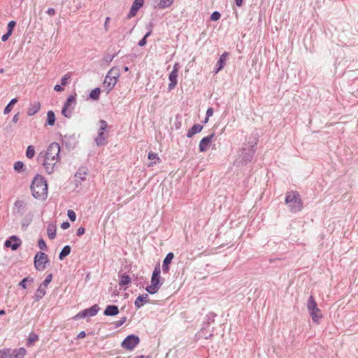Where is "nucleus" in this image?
Wrapping results in <instances>:
<instances>
[{
    "instance_id": "nucleus-1",
    "label": "nucleus",
    "mask_w": 358,
    "mask_h": 358,
    "mask_svg": "<svg viewBox=\"0 0 358 358\" xmlns=\"http://www.w3.org/2000/svg\"><path fill=\"white\" fill-rule=\"evenodd\" d=\"M259 142V134H252L242 145L240 150L238 166H245L251 162L256 152L257 145Z\"/></svg>"
},
{
    "instance_id": "nucleus-2",
    "label": "nucleus",
    "mask_w": 358,
    "mask_h": 358,
    "mask_svg": "<svg viewBox=\"0 0 358 358\" xmlns=\"http://www.w3.org/2000/svg\"><path fill=\"white\" fill-rule=\"evenodd\" d=\"M32 196L39 200L44 201L48 196V184L45 178L37 174L31 185Z\"/></svg>"
},
{
    "instance_id": "nucleus-3",
    "label": "nucleus",
    "mask_w": 358,
    "mask_h": 358,
    "mask_svg": "<svg viewBox=\"0 0 358 358\" xmlns=\"http://www.w3.org/2000/svg\"><path fill=\"white\" fill-rule=\"evenodd\" d=\"M161 270L159 263L157 264L151 276V285L147 286L145 289L150 294H156L164 282V279L161 278Z\"/></svg>"
},
{
    "instance_id": "nucleus-4",
    "label": "nucleus",
    "mask_w": 358,
    "mask_h": 358,
    "mask_svg": "<svg viewBox=\"0 0 358 358\" xmlns=\"http://www.w3.org/2000/svg\"><path fill=\"white\" fill-rule=\"evenodd\" d=\"M120 76V71L117 66H113L108 71L103 83V87L107 91V94L113 89Z\"/></svg>"
},
{
    "instance_id": "nucleus-5",
    "label": "nucleus",
    "mask_w": 358,
    "mask_h": 358,
    "mask_svg": "<svg viewBox=\"0 0 358 358\" xmlns=\"http://www.w3.org/2000/svg\"><path fill=\"white\" fill-rule=\"evenodd\" d=\"M285 203L292 213H297L303 208L300 195L296 192H289L285 196Z\"/></svg>"
},
{
    "instance_id": "nucleus-6",
    "label": "nucleus",
    "mask_w": 358,
    "mask_h": 358,
    "mask_svg": "<svg viewBox=\"0 0 358 358\" xmlns=\"http://www.w3.org/2000/svg\"><path fill=\"white\" fill-rule=\"evenodd\" d=\"M99 129L98 131L97 136L95 138L94 141L96 145L98 147H101L106 145L107 143V138L108 136V134L106 131V129L108 127V124L106 121L103 120H101L99 121Z\"/></svg>"
},
{
    "instance_id": "nucleus-7",
    "label": "nucleus",
    "mask_w": 358,
    "mask_h": 358,
    "mask_svg": "<svg viewBox=\"0 0 358 358\" xmlns=\"http://www.w3.org/2000/svg\"><path fill=\"white\" fill-rule=\"evenodd\" d=\"M50 263L48 255L42 251L37 252L34 257V266L36 270L43 271Z\"/></svg>"
},
{
    "instance_id": "nucleus-8",
    "label": "nucleus",
    "mask_w": 358,
    "mask_h": 358,
    "mask_svg": "<svg viewBox=\"0 0 358 358\" xmlns=\"http://www.w3.org/2000/svg\"><path fill=\"white\" fill-rule=\"evenodd\" d=\"M76 104V94H71L68 96L62 109V114L66 118H71L73 109Z\"/></svg>"
},
{
    "instance_id": "nucleus-9",
    "label": "nucleus",
    "mask_w": 358,
    "mask_h": 358,
    "mask_svg": "<svg viewBox=\"0 0 358 358\" xmlns=\"http://www.w3.org/2000/svg\"><path fill=\"white\" fill-rule=\"evenodd\" d=\"M60 153V146L57 143H52L48 148L47 151L45 153L42 152V156L45 157L47 159H51V161L59 160Z\"/></svg>"
},
{
    "instance_id": "nucleus-10",
    "label": "nucleus",
    "mask_w": 358,
    "mask_h": 358,
    "mask_svg": "<svg viewBox=\"0 0 358 358\" xmlns=\"http://www.w3.org/2000/svg\"><path fill=\"white\" fill-rule=\"evenodd\" d=\"M140 343V338L135 334L126 336L121 343V347L128 351H132Z\"/></svg>"
},
{
    "instance_id": "nucleus-11",
    "label": "nucleus",
    "mask_w": 358,
    "mask_h": 358,
    "mask_svg": "<svg viewBox=\"0 0 358 358\" xmlns=\"http://www.w3.org/2000/svg\"><path fill=\"white\" fill-rule=\"evenodd\" d=\"M78 143V136L75 134H66L62 138V144L69 151L73 150Z\"/></svg>"
},
{
    "instance_id": "nucleus-12",
    "label": "nucleus",
    "mask_w": 358,
    "mask_h": 358,
    "mask_svg": "<svg viewBox=\"0 0 358 358\" xmlns=\"http://www.w3.org/2000/svg\"><path fill=\"white\" fill-rule=\"evenodd\" d=\"M210 327L209 325H208V323H203V327L201 328V329L195 334L194 336V340L196 341L200 340L201 338L204 339H212L214 336L213 334V329L211 330V332L209 334H207V332L208 331V328Z\"/></svg>"
},
{
    "instance_id": "nucleus-13",
    "label": "nucleus",
    "mask_w": 358,
    "mask_h": 358,
    "mask_svg": "<svg viewBox=\"0 0 358 358\" xmlns=\"http://www.w3.org/2000/svg\"><path fill=\"white\" fill-rule=\"evenodd\" d=\"M22 241L20 238L15 235H13L6 240L4 247L15 251L20 247Z\"/></svg>"
},
{
    "instance_id": "nucleus-14",
    "label": "nucleus",
    "mask_w": 358,
    "mask_h": 358,
    "mask_svg": "<svg viewBox=\"0 0 358 358\" xmlns=\"http://www.w3.org/2000/svg\"><path fill=\"white\" fill-rule=\"evenodd\" d=\"M37 162L43 165L48 174H51L53 172L55 163L52 162L51 159H47L45 157H43L42 152L38 155Z\"/></svg>"
},
{
    "instance_id": "nucleus-15",
    "label": "nucleus",
    "mask_w": 358,
    "mask_h": 358,
    "mask_svg": "<svg viewBox=\"0 0 358 358\" xmlns=\"http://www.w3.org/2000/svg\"><path fill=\"white\" fill-rule=\"evenodd\" d=\"M197 225H185L184 227V233L185 234V238L187 241H196L197 238V232L194 234L192 233L193 231H197L199 229H196Z\"/></svg>"
},
{
    "instance_id": "nucleus-16",
    "label": "nucleus",
    "mask_w": 358,
    "mask_h": 358,
    "mask_svg": "<svg viewBox=\"0 0 358 358\" xmlns=\"http://www.w3.org/2000/svg\"><path fill=\"white\" fill-rule=\"evenodd\" d=\"M215 133L203 137L199 142V149L201 152H206L212 143L213 138L215 137Z\"/></svg>"
},
{
    "instance_id": "nucleus-17",
    "label": "nucleus",
    "mask_w": 358,
    "mask_h": 358,
    "mask_svg": "<svg viewBox=\"0 0 358 358\" xmlns=\"http://www.w3.org/2000/svg\"><path fill=\"white\" fill-rule=\"evenodd\" d=\"M144 0H134L131 6L130 10L127 14V19H131L134 17L138 13V10L143 6Z\"/></svg>"
},
{
    "instance_id": "nucleus-18",
    "label": "nucleus",
    "mask_w": 358,
    "mask_h": 358,
    "mask_svg": "<svg viewBox=\"0 0 358 358\" xmlns=\"http://www.w3.org/2000/svg\"><path fill=\"white\" fill-rule=\"evenodd\" d=\"M174 254L171 252H169L163 260L162 263V271L164 273H168L169 271V265L171 264Z\"/></svg>"
},
{
    "instance_id": "nucleus-19",
    "label": "nucleus",
    "mask_w": 358,
    "mask_h": 358,
    "mask_svg": "<svg viewBox=\"0 0 358 358\" xmlns=\"http://www.w3.org/2000/svg\"><path fill=\"white\" fill-rule=\"evenodd\" d=\"M149 296L148 294H143L137 296L134 301V306L136 309L141 308L145 303L149 302Z\"/></svg>"
},
{
    "instance_id": "nucleus-20",
    "label": "nucleus",
    "mask_w": 358,
    "mask_h": 358,
    "mask_svg": "<svg viewBox=\"0 0 358 358\" xmlns=\"http://www.w3.org/2000/svg\"><path fill=\"white\" fill-rule=\"evenodd\" d=\"M120 313L119 308L116 305H108L104 311L103 315L105 316H115Z\"/></svg>"
},
{
    "instance_id": "nucleus-21",
    "label": "nucleus",
    "mask_w": 358,
    "mask_h": 358,
    "mask_svg": "<svg viewBox=\"0 0 358 358\" xmlns=\"http://www.w3.org/2000/svg\"><path fill=\"white\" fill-rule=\"evenodd\" d=\"M87 175V171L85 169L82 168L79 169L78 171L75 174V181L76 187L78 185H80L81 182L85 180V176Z\"/></svg>"
},
{
    "instance_id": "nucleus-22",
    "label": "nucleus",
    "mask_w": 358,
    "mask_h": 358,
    "mask_svg": "<svg viewBox=\"0 0 358 358\" xmlns=\"http://www.w3.org/2000/svg\"><path fill=\"white\" fill-rule=\"evenodd\" d=\"M309 314L311 316L313 322L317 324H320V320L322 318L323 315L321 313V310L316 308L315 310H310Z\"/></svg>"
},
{
    "instance_id": "nucleus-23",
    "label": "nucleus",
    "mask_w": 358,
    "mask_h": 358,
    "mask_svg": "<svg viewBox=\"0 0 358 358\" xmlns=\"http://www.w3.org/2000/svg\"><path fill=\"white\" fill-rule=\"evenodd\" d=\"M203 126L200 124H194L192 127L189 129L187 132V137L192 138L194 135L201 132L203 129Z\"/></svg>"
},
{
    "instance_id": "nucleus-24",
    "label": "nucleus",
    "mask_w": 358,
    "mask_h": 358,
    "mask_svg": "<svg viewBox=\"0 0 358 358\" xmlns=\"http://www.w3.org/2000/svg\"><path fill=\"white\" fill-rule=\"evenodd\" d=\"M27 354V350L22 347L17 349L12 350L10 353L11 358H24Z\"/></svg>"
},
{
    "instance_id": "nucleus-25",
    "label": "nucleus",
    "mask_w": 358,
    "mask_h": 358,
    "mask_svg": "<svg viewBox=\"0 0 358 358\" xmlns=\"http://www.w3.org/2000/svg\"><path fill=\"white\" fill-rule=\"evenodd\" d=\"M100 310V307L97 304H94L90 308L84 309V312L86 317L95 316L99 310Z\"/></svg>"
},
{
    "instance_id": "nucleus-26",
    "label": "nucleus",
    "mask_w": 358,
    "mask_h": 358,
    "mask_svg": "<svg viewBox=\"0 0 358 358\" xmlns=\"http://www.w3.org/2000/svg\"><path fill=\"white\" fill-rule=\"evenodd\" d=\"M119 285L121 287L127 286L131 282V278L126 273H119Z\"/></svg>"
},
{
    "instance_id": "nucleus-27",
    "label": "nucleus",
    "mask_w": 358,
    "mask_h": 358,
    "mask_svg": "<svg viewBox=\"0 0 358 358\" xmlns=\"http://www.w3.org/2000/svg\"><path fill=\"white\" fill-rule=\"evenodd\" d=\"M41 108V103L38 101H36L30 105L27 109V115L32 116L37 113Z\"/></svg>"
},
{
    "instance_id": "nucleus-28",
    "label": "nucleus",
    "mask_w": 358,
    "mask_h": 358,
    "mask_svg": "<svg viewBox=\"0 0 358 358\" xmlns=\"http://www.w3.org/2000/svg\"><path fill=\"white\" fill-rule=\"evenodd\" d=\"M229 53L228 52H223L220 57H219L216 66H218V69H223L225 64H226V60L227 58L229 57Z\"/></svg>"
},
{
    "instance_id": "nucleus-29",
    "label": "nucleus",
    "mask_w": 358,
    "mask_h": 358,
    "mask_svg": "<svg viewBox=\"0 0 358 358\" xmlns=\"http://www.w3.org/2000/svg\"><path fill=\"white\" fill-rule=\"evenodd\" d=\"M202 229L204 230V234H203L204 236H208V239L209 241H213L217 237V234H214V233H210L208 235V234L210 231H212V229H210V225H203V226H202Z\"/></svg>"
},
{
    "instance_id": "nucleus-30",
    "label": "nucleus",
    "mask_w": 358,
    "mask_h": 358,
    "mask_svg": "<svg viewBox=\"0 0 358 358\" xmlns=\"http://www.w3.org/2000/svg\"><path fill=\"white\" fill-rule=\"evenodd\" d=\"M15 208L17 209V213L22 215L26 210L27 203L21 200H17L15 203Z\"/></svg>"
},
{
    "instance_id": "nucleus-31",
    "label": "nucleus",
    "mask_w": 358,
    "mask_h": 358,
    "mask_svg": "<svg viewBox=\"0 0 358 358\" xmlns=\"http://www.w3.org/2000/svg\"><path fill=\"white\" fill-rule=\"evenodd\" d=\"M41 285H39L38 288L36 289L34 296H33L34 301H39L46 294V291L45 289H41Z\"/></svg>"
},
{
    "instance_id": "nucleus-32",
    "label": "nucleus",
    "mask_w": 358,
    "mask_h": 358,
    "mask_svg": "<svg viewBox=\"0 0 358 358\" xmlns=\"http://www.w3.org/2000/svg\"><path fill=\"white\" fill-rule=\"evenodd\" d=\"M71 248L70 245H66L64 247H63V248L62 249V250L60 251V252L59 254V256H58L59 259V260L64 259L71 253Z\"/></svg>"
},
{
    "instance_id": "nucleus-33",
    "label": "nucleus",
    "mask_w": 358,
    "mask_h": 358,
    "mask_svg": "<svg viewBox=\"0 0 358 358\" xmlns=\"http://www.w3.org/2000/svg\"><path fill=\"white\" fill-rule=\"evenodd\" d=\"M34 281V279L32 277L27 276L24 278L19 283L18 286L20 287L23 289H27V283L31 284Z\"/></svg>"
},
{
    "instance_id": "nucleus-34",
    "label": "nucleus",
    "mask_w": 358,
    "mask_h": 358,
    "mask_svg": "<svg viewBox=\"0 0 358 358\" xmlns=\"http://www.w3.org/2000/svg\"><path fill=\"white\" fill-rule=\"evenodd\" d=\"M148 159H150V160L155 159L154 162H151L148 164L149 167L152 166H154V165H155L157 164H159L161 162V159L158 157V155L157 153H155V152H150L148 153Z\"/></svg>"
},
{
    "instance_id": "nucleus-35",
    "label": "nucleus",
    "mask_w": 358,
    "mask_h": 358,
    "mask_svg": "<svg viewBox=\"0 0 358 358\" xmlns=\"http://www.w3.org/2000/svg\"><path fill=\"white\" fill-rule=\"evenodd\" d=\"M55 115L52 110H48L47 113L46 124L49 126H53L55 123Z\"/></svg>"
},
{
    "instance_id": "nucleus-36",
    "label": "nucleus",
    "mask_w": 358,
    "mask_h": 358,
    "mask_svg": "<svg viewBox=\"0 0 358 358\" xmlns=\"http://www.w3.org/2000/svg\"><path fill=\"white\" fill-rule=\"evenodd\" d=\"M316 308H317V304L315 300L314 296L310 295L307 302V308L308 310V312L310 310H315Z\"/></svg>"
},
{
    "instance_id": "nucleus-37",
    "label": "nucleus",
    "mask_w": 358,
    "mask_h": 358,
    "mask_svg": "<svg viewBox=\"0 0 358 358\" xmlns=\"http://www.w3.org/2000/svg\"><path fill=\"white\" fill-rule=\"evenodd\" d=\"M100 94H101L100 88L95 87L90 92V93L89 94V99H90L93 101H97L99 99Z\"/></svg>"
},
{
    "instance_id": "nucleus-38",
    "label": "nucleus",
    "mask_w": 358,
    "mask_h": 358,
    "mask_svg": "<svg viewBox=\"0 0 358 358\" xmlns=\"http://www.w3.org/2000/svg\"><path fill=\"white\" fill-rule=\"evenodd\" d=\"M173 1L174 0H160L157 3V7L159 9H165L170 7L173 4Z\"/></svg>"
},
{
    "instance_id": "nucleus-39",
    "label": "nucleus",
    "mask_w": 358,
    "mask_h": 358,
    "mask_svg": "<svg viewBox=\"0 0 358 358\" xmlns=\"http://www.w3.org/2000/svg\"><path fill=\"white\" fill-rule=\"evenodd\" d=\"M57 225H48L47 229L48 236L50 239H54L56 236Z\"/></svg>"
},
{
    "instance_id": "nucleus-40",
    "label": "nucleus",
    "mask_w": 358,
    "mask_h": 358,
    "mask_svg": "<svg viewBox=\"0 0 358 358\" xmlns=\"http://www.w3.org/2000/svg\"><path fill=\"white\" fill-rule=\"evenodd\" d=\"M18 101L17 98L12 99L10 102L6 105L3 110L5 115L8 114L13 109V106Z\"/></svg>"
},
{
    "instance_id": "nucleus-41",
    "label": "nucleus",
    "mask_w": 358,
    "mask_h": 358,
    "mask_svg": "<svg viewBox=\"0 0 358 358\" xmlns=\"http://www.w3.org/2000/svg\"><path fill=\"white\" fill-rule=\"evenodd\" d=\"M38 336L34 332H31L27 338V345L31 346L38 340Z\"/></svg>"
},
{
    "instance_id": "nucleus-42",
    "label": "nucleus",
    "mask_w": 358,
    "mask_h": 358,
    "mask_svg": "<svg viewBox=\"0 0 358 358\" xmlns=\"http://www.w3.org/2000/svg\"><path fill=\"white\" fill-rule=\"evenodd\" d=\"M14 170L17 173H21L24 170V164L21 161H17L13 166Z\"/></svg>"
},
{
    "instance_id": "nucleus-43",
    "label": "nucleus",
    "mask_w": 358,
    "mask_h": 358,
    "mask_svg": "<svg viewBox=\"0 0 358 358\" xmlns=\"http://www.w3.org/2000/svg\"><path fill=\"white\" fill-rule=\"evenodd\" d=\"M11 352L12 349L10 348H3L2 350H0V358H11Z\"/></svg>"
},
{
    "instance_id": "nucleus-44",
    "label": "nucleus",
    "mask_w": 358,
    "mask_h": 358,
    "mask_svg": "<svg viewBox=\"0 0 358 358\" xmlns=\"http://www.w3.org/2000/svg\"><path fill=\"white\" fill-rule=\"evenodd\" d=\"M35 155V148L33 145H29L26 150V157L32 159Z\"/></svg>"
},
{
    "instance_id": "nucleus-45",
    "label": "nucleus",
    "mask_w": 358,
    "mask_h": 358,
    "mask_svg": "<svg viewBox=\"0 0 358 358\" xmlns=\"http://www.w3.org/2000/svg\"><path fill=\"white\" fill-rule=\"evenodd\" d=\"M216 316L217 315L215 313H214L213 312H210L208 314L206 315V320L204 321L203 323H208V325L210 326V323L214 322V319Z\"/></svg>"
},
{
    "instance_id": "nucleus-46",
    "label": "nucleus",
    "mask_w": 358,
    "mask_h": 358,
    "mask_svg": "<svg viewBox=\"0 0 358 358\" xmlns=\"http://www.w3.org/2000/svg\"><path fill=\"white\" fill-rule=\"evenodd\" d=\"M52 278H53L52 273L48 274L47 276L45 277V280L43 281V282L40 285H41L44 287H47L48 286V285L52 280Z\"/></svg>"
},
{
    "instance_id": "nucleus-47",
    "label": "nucleus",
    "mask_w": 358,
    "mask_h": 358,
    "mask_svg": "<svg viewBox=\"0 0 358 358\" xmlns=\"http://www.w3.org/2000/svg\"><path fill=\"white\" fill-rule=\"evenodd\" d=\"M38 245L41 250H48L46 243L43 238L38 239Z\"/></svg>"
},
{
    "instance_id": "nucleus-48",
    "label": "nucleus",
    "mask_w": 358,
    "mask_h": 358,
    "mask_svg": "<svg viewBox=\"0 0 358 358\" xmlns=\"http://www.w3.org/2000/svg\"><path fill=\"white\" fill-rule=\"evenodd\" d=\"M117 53L113 55H107L103 58V62H106V64H110L113 59L117 56Z\"/></svg>"
},
{
    "instance_id": "nucleus-49",
    "label": "nucleus",
    "mask_w": 358,
    "mask_h": 358,
    "mask_svg": "<svg viewBox=\"0 0 358 358\" xmlns=\"http://www.w3.org/2000/svg\"><path fill=\"white\" fill-rule=\"evenodd\" d=\"M221 17V14L219 11H214L211 13L210 19L212 21H217Z\"/></svg>"
},
{
    "instance_id": "nucleus-50",
    "label": "nucleus",
    "mask_w": 358,
    "mask_h": 358,
    "mask_svg": "<svg viewBox=\"0 0 358 358\" xmlns=\"http://www.w3.org/2000/svg\"><path fill=\"white\" fill-rule=\"evenodd\" d=\"M16 25V22L15 20H11L8 23L7 25V32L10 34H13V29Z\"/></svg>"
},
{
    "instance_id": "nucleus-51",
    "label": "nucleus",
    "mask_w": 358,
    "mask_h": 358,
    "mask_svg": "<svg viewBox=\"0 0 358 358\" xmlns=\"http://www.w3.org/2000/svg\"><path fill=\"white\" fill-rule=\"evenodd\" d=\"M67 215L71 222H73L76 220V214L73 210H68Z\"/></svg>"
},
{
    "instance_id": "nucleus-52",
    "label": "nucleus",
    "mask_w": 358,
    "mask_h": 358,
    "mask_svg": "<svg viewBox=\"0 0 358 358\" xmlns=\"http://www.w3.org/2000/svg\"><path fill=\"white\" fill-rule=\"evenodd\" d=\"M178 73H176L175 71H171V73L169 75V79L170 82L173 81L178 83Z\"/></svg>"
},
{
    "instance_id": "nucleus-53",
    "label": "nucleus",
    "mask_w": 358,
    "mask_h": 358,
    "mask_svg": "<svg viewBox=\"0 0 358 358\" xmlns=\"http://www.w3.org/2000/svg\"><path fill=\"white\" fill-rule=\"evenodd\" d=\"M127 320V317H122L120 320L115 322V327L118 328L122 326Z\"/></svg>"
},
{
    "instance_id": "nucleus-54",
    "label": "nucleus",
    "mask_w": 358,
    "mask_h": 358,
    "mask_svg": "<svg viewBox=\"0 0 358 358\" xmlns=\"http://www.w3.org/2000/svg\"><path fill=\"white\" fill-rule=\"evenodd\" d=\"M71 78L70 75L69 74H65L61 79V85L62 86H65L67 83H68V80L69 79Z\"/></svg>"
},
{
    "instance_id": "nucleus-55",
    "label": "nucleus",
    "mask_w": 358,
    "mask_h": 358,
    "mask_svg": "<svg viewBox=\"0 0 358 358\" xmlns=\"http://www.w3.org/2000/svg\"><path fill=\"white\" fill-rule=\"evenodd\" d=\"M85 317H86V316H85L84 310H83L82 311H80L78 314H76L73 317V319L76 320H79V319L85 318Z\"/></svg>"
},
{
    "instance_id": "nucleus-56",
    "label": "nucleus",
    "mask_w": 358,
    "mask_h": 358,
    "mask_svg": "<svg viewBox=\"0 0 358 358\" xmlns=\"http://www.w3.org/2000/svg\"><path fill=\"white\" fill-rule=\"evenodd\" d=\"M85 229L83 227H80L77 230L76 236H81L85 234Z\"/></svg>"
},
{
    "instance_id": "nucleus-57",
    "label": "nucleus",
    "mask_w": 358,
    "mask_h": 358,
    "mask_svg": "<svg viewBox=\"0 0 358 358\" xmlns=\"http://www.w3.org/2000/svg\"><path fill=\"white\" fill-rule=\"evenodd\" d=\"M12 35V34H10L8 32L6 31V34H4L2 36H1V41L3 42H6L8 40L9 37Z\"/></svg>"
},
{
    "instance_id": "nucleus-58",
    "label": "nucleus",
    "mask_w": 358,
    "mask_h": 358,
    "mask_svg": "<svg viewBox=\"0 0 358 358\" xmlns=\"http://www.w3.org/2000/svg\"><path fill=\"white\" fill-rule=\"evenodd\" d=\"M147 43V39L144 37H143L138 43V45L140 46V47H143L146 45Z\"/></svg>"
},
{
    "instance_id": "nucleus-59",
    "label": "nucleus",
    "mask_w": 358,
    "mask_h": 358,
    "mask_svg": "<svg viewBox=\"0 0 358 358\" xmlns=\"http://www.w3.org/2000/svg\"><path fill=\"white\" fill-rule=\"evenodd\" d=\"M46 13L50 16H53L55 15V10L53 8H49L46 11Z\"/></svg>"
},
{
    "instance_id": "nucleus-60",
    "label": "nucleus",
    "mask_w": 358,
    "mask_h": 358,
    "mask_svg": "<svg viewBox=\"0 0 358 358\" xmlns=\"http://www.w3.org/2000/svg\"><path fill=\"white\" fill-rule=\"evenodd\" d=\"M177 83L176 82H170L169 84V86H168V88H169V90L171 91L173 89L175 88V87L177 85Z\"/></svg>"
},
{
    "instance_id": "nucleus-61",
    "label": "nucleus",
    "mask_w": 358,
    "mask_h": 358,
    "mask_svg": "<svg viewBox=\"0 0 358 358\" xmlns=\"http://www.w3.org/2000/svg\"><path fill=\"white\" fill-rule=\"evenodd\" d=\"M110 20V17H107L105 20V22H104V28H105V30L106 31H108V23Z\"/></svg>"
},
{
    "instance_id": "nucleus-62",
    "label": "nucleus",
    "mask_w": 358,
    "mask_h": 358,
    "mask_svg": "<svg viewBox=\"0 0 358 358\" xmlns=\"http://www.w3.org/2000/svg\"><path fill=\"white\" fill-rule=\"evenodd\" d=\"M54 90L56 92H62L64 90V88L62 87V85L57 84L56 85H55Z\"/></svg>"
},
{
    "instance_id": "nucleus-63",
    "label": "nucleus",
    "mask_w": 358,
    "mask_h": 358,
    "mask_svg": "<svg viewBox=\"0 0 358 358\" xmlns=\"http://www.w3.org/2000/svg\"><path fill=\"white\" fill-rule=\"evenodd\" d=\"M86 333L85 331H80L78 335H77V338L78 339H80V338H83L86 336Z\"/></svg>"
},
{
    "instance_id": "nucleus-64",
    "label": "nucleus",
    "mask_w": 358,
    "mask_h": 358,
    "mask_svg": "<svg viewBox=\"0 0 358 358\" xmlns=\"http://www.w3.org/2000/svg\"><path fill=\"white\" fill-rule=\"evenodd\" d=\"M179 69H180V64H179V63L176 62L174 64L171 71H175L176 73H178Z\"/></svg>"
}]
</instances>
